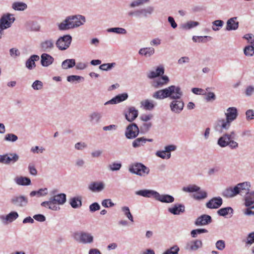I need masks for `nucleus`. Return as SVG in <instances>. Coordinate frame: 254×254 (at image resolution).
Listing matches in <instances>:
<instances>
[{"mask_svg":"<svg viewBox=\"0 0 254 254\" xmlns=\"http://www.w3.org/2000/svg\"><path fill=\"white\" fill-rule=\"evenodd\" d=\"M83 77L79 75H69L67 77V80L70 82H74L75 81L79 82L81 79H83Z\"/></svg>","mask_w":254,"mask_h":254,"instance_id":"obj_59","label":"nucleus"},{"mask_svg":"<svg viewBox=\"0 0 254 254\" xmlns=\"http://www.w3.org/2000/svg\"><path fill=\"white\" fill-rule=\"evenodd\" d=\"M177 149V146L171 144L165 146L164 150L157 151L156 152V155L162 159H169L171 157V151H175Z\"/></svg>","mask_w":254,"mask_h":254,"instance_id":"obj_10","label":"nucleus"},{"mask_svg":"<svg viewBox=\"0 0 254 254\" xmlns=\"http://www.w3.org/2000/svg\"><path fill=\"white\" fill-rule=\"evenodd\" d=\"M202 246L201 240L196 239L191 241L186 244L185 249L190 252L196 251Z\"/></svg>","mask_w":254,"mask_h":254,"instance_id":"obj_17","label":"nucleus"},{"mask_svg":"<svg viewBox=\"0 0 254 254\" xmlns=\"http://www.w3.org/2000/svg\"><path fill=\"white\" fill-rule=\"evenodd\" d=\"M207 38L211 39V37L207 36H193L192 37V39L194 42L205 43L207 41Z\"/></svg>","mask_w":254,"mask_h":254,"instance_id":"obj_56","label":"nucleus"},{"mask_svg":"<svg viewBox=\"0 0 254 254\" xmlns=\"http://www.w3.org/2000/svg\"><path fill=\"white\" fill-rule=\"evenodd\" d=\"M250 187L251 184L248 182L239 183L235 186V188H237L238 189V194H241V195H243L244 193L247 194V192H249Z\"/></svg>","mask_w":254,"mask_h":254,"instance_id":"obj_26","label":"nucleus"},{"mask_svg":"<svg viewBox=\"0 0 254 254\" xmlns=\"http://www.w3.org/2000/svg\"><path fill=\"white\" fill-rule=\"evenodd\" d=\"M237 17H233L227 21L225 29L226 31H235L238 29L239 23L237 21Z\"/></svg>","mask_w":254,"mask_h":254,"instance_id":"obj_21","label":"nucleus"},{"mask_svg":"<svg viewBox=\"0 0 254 254\" xmlns=\"http://www.w3.org/2000/svg\"><path fill=\"white\" fill-rule=\"evenodd\" d=\"M69 203L73 208H79L82 205L81 199L78 197H74L70 199Z\"/></svg>","mask_w":254,"mask_h":254,"instance_id":"obj_42","label":"nucleus"},{"mask_svg":"<svg viewBox=\"0 0 254 254\" xmlns=\"http://www.w3.org/2000/svg\"><path fill=\"white\" fill-rule=\"evenodd\" d=\"M244 52L246 56H252L254 55V47L252 45L246 46L244 49Z\"/></svg>","mask_w":254,"mask_h":254,"instance_id":"obj_58","label":"nucleus"},{"mask_svg":"<svg viewBox=\"0 0 254 254\" xmlns=\"http://www.w3.org/2000/svg\"><path fill=\"white\" fill-rule=\"evenodd\" d=\"M138 111L134 107L131 106L128 108L127 112L125 113L126 120L129 122H133L138 116Z\"/></svg>","mask_w":254,"mask_h":254,"instance_id":"obj_19","label":"nucleus"},{"mask_svg":"<svg viewBox=\"0 0 254 254\" xmlns=\"http://www.w3.org/2000/svg\"><path fill=\"white\" fill-rule=\"evenodd\" d=\"M41 63L43 66H48L54 62V58L50 55L43 53L41 56Z\"/></svg>","mask_w":254,"mask_h":254,"instance_id":"obj_32","label":"nucleus"},{"mask_svg":"<svg viewBox=\"0 0 254 254\" xmlns=\"http://www.w3.org/2000/svg\"><path fill=\"white\" fill-rule=\"evenodd\" d=\"M224 22L222 20H216L212 22V29L214 31H219L223 26Z\"/></svg>","mask_w":254,"mask_h":254,"instance_id":"obj_46","label":"nucleus"},{"mask_svg":"<svg viewBox=\"0 0 254 254\" xmlns=\"http://www.w3.org/2000/svg\"><path fill=\"white\" fill-rule=\"evenodd\" d=\"M18 214L16 211H12L7 214L8 223H11L18 217Z\"/></svg>","mask_w":254,"mask_h":254,"instance_id":"obj_55","label":"nucleus"},{"mask_svg":"<svg viewBox=\"0 0 254 254\" xmlns=\"http://www.w3.org/2000/svg\"><path fill=\"white\" fill-rule=\"evenodd\" d=\"M19 158L18 155L15 153L0 155V163L6 165L14 164L19 160Z\"/></svg>","mask_w":254,"mask_h":254,"instance_id":"obj_8","label":"nucleus"},{"mask_svg":"<svg viewBox=\"0 0 254 254\" xmlns=\"http://www.w3.org/2000/svg\"><path fill=\"white\" fill-rule=\"evenodd\" d=\"M73 237L78 243L83 245L92 244L94 240V236L91 233L85 231L75 233Z\"/></svg>","mask_w":254,"mask_h":254,"instance_id":"obj_4","label":"nucleus"},{"mask_svg":"<svg viewBox=\"0 0 254 254\" xmlns=\"http://www.w3.org/2000/svg\"><path fill=\"white\" fill-rule=\"evenodd\" d=\"M18 139V137L16 135L13 133H7L4 136V140L6 141L14 142Z\"/></svg>","mask_w":254,"mask_h":254,"instance_id":"obj_51","label":"nucleus"},{"mask_svg":"<svg viewBox=\"0 0 254 254\" xmlns=\"http://www.w3.org/2000/svg\"><path fill=\"white\" fill-rule=\"evenodd\" d=\"M238 189L237 188L229 187L225 189L222 192V195L226 198H231L238 194Z\"/></svg>","mask_w":254,"mask_h":254,"instance_id":"obj_30","label":"nucleus"},{"mask_svg":"<svg viewBox=\"0 0 254 254\" xmlns=\"http://www.w3.org/2000/svg\"><path fill=\"white\" fill-rule=\"evenodd\" d=\"M128 94L127 93H123L118 95L115 97L105 103L104 105L116 104L121 102L124 101L127 99Z\"/></svg>","mask_w":254,"mask_h":254,"instance_id":"obj_25","label":"nucleus"},{"mask_svg":"<svg viewBox=\"0 0 254 254\" xmlns=\"http://www.w3.org/2000/svg\"><path fill=\"white\" fill-rule=\"evenodd\" d=\"M246 117L247 121L254 119V110L249 109L246 112Z\"/></svg>","mask_w":254,"mask_h":254,"instance_id":"obj_64","label":"nucleus"},{"mask_svg":"<svg viewBox=\"0 0 254 254\" xmlns=\"http://www.w3.org/2000/svg\"><path fill=\"white\" fill-rule=\"evenodd\" d=\"M107 31L109 33L113 32L118 34H126L127 33V30L125 28L121 27L110 28L108 29Z\"/></svg>","mask_w":254,"mask_h":254,"instance_id":"obj_49","label":"nucleus"},{"mask_svg":"<svg viewBox=\"0 0 254 254\" xmlns=\"http://www.w3.org/2000/svg\"><path fill=\"white\" fill-rule=\"evenodd\" d=\"M208 232L207 230L203 228L201 229H197L192 230L190 232L191 236L192 238H196L198 234H200L202 233H206Z\"/></svg>","mask_w":254,"mask_h":254,"instance_id":"obj_57","label":"nucleus"},{"mask_svg":"<svg viewBox=\"0 0 254 254\" xmlns=\"http://www.w3.org/2000/svg\"><path fill=\"white\" fill-rule=\"evenodd\" d=\"M39 56L37 55L31 56L25 63L26 67L30 70L36 67L35 62L39 61Z\"/></svg>","mask_w":254,"mask_h":254,"instance_id":"obj_28","label":"nucleus"},{"mask_svg":"<svg viewBox=\"0 0 254 254\" xmlns=\"http://www.w3.org/2000/svg\"><path fill=\"white\" fill-rule=\"evenodd\" d=\"M71 41L72 37L70 35H65L57 40L56 45L59 50L63 51L69 47Z\"/></svg>","mask_w":254,"mask_h":254,"instance_id":"obj_7","label":"nucleus"},{"mask_svg":"<svg viewBox=\"0 0 254 254\" xmlns=\"http://www.w3.org/2000/svg\"><path fill=\"white\" fill-rule=\"evenodd\" d=\"M233 213V209L231 207L222 208L217 211V214L222 216H226L228 214H232Z\"/></svg>","mask_w":254,"mask_h":254,"instance_id":"obj_45","label":"nucleus"},{"mask_svg":"<svg viewBox=\"0 0 254 254\" xmlns=\"http://www.w3.org/2000/svg\"><path fill=\"white\" fill-rule=\"evenodd\" d=\"M115 65V63L103 64L99 66V69L104 71H108L114 67Z\"/></svg>","mask_w":254,"mask_h":254,"instance_id":"obj_54","label":"nucleus"},{"mask_svg":"<svg viewBox=\"0 0 254 254\" xmlns=\"http://www.w3.org/2000/svg\"><path fill=\"white\" fill-rule=\"evenodd\" d=\"M199 24V23L198 22L194 21H189L186 23L182 24L181 27L184 30H190L198 26Z\"/></svg>","mask_w":254,"mask_h":254,"instance_id":"obj_41","label":"nucleus"},{"mask_svg":"<svg viewBox=\"0 0 254 254\" xmlns=\"http://www.w3.org/2000/svg\"><path fill=\"white\" fill-rule=\"evenodd\" d=\"M244 204L245 206L249 207L254 204V191L247 192L244 198Z\"/></svg>","mask_w":254,"mask_h":254,"instance_id":"obj_35","label":"nucleus"},{"mask_svg":"<svg viewBox=\"0 0 254 254\" xmlns=\"http://www.w3.org/2000/svg\"><path fill=\"white\" fill-rule=\"evenodd\" d=\"M32 87L34 89L36 90H40L43 87V83L42 81L40 80H36L35 81L32 85Z\"/></svg>","mask_w":254,"mask_h":254,"instance_id":"obj_62","label":"nucleus"},{"mask_svg":"<svg viewBox=\"0 0 254 254\" xmlns=\"http://www.w3.org/2000/svg\"><path fill=\"white\" fill-rule=\"evenodd\" d=\"M48 193V190L47 188L40 189L38 190L37 191H32L30 193V196L31 197H33L34 196H37L38 197H41L43 196H45Z\"/></svg>","mask_w":254,"mask_h":254,"instance_id":"obj_43","label":"nucleus"},{"mask_svg":"<svg viewBox=\"0 0 254 254\" xmlns=\"http://www.w3.org/2000/svg\"><path fill=\"white\" fill-rule=\"evenodd\" d=\"M41 205L44 207L48 208L54 211H58L60 210V207L56 205L51 197L48 201H43L41 203Z\"/></svg>","mask_w":254,"mask_h":254,"instance_id":"obj_31","label":"nucleus"},{"mask_svg":"<svg viewBox=\"0 0 254 254\" xmlns=\"http://www.w3.org/2000/svg\"><path fill=\"white\" fill-rule=\"evenodd\" d=\"M182 190L187 192H194L192 195V197L197 200H200L206 198L207 196V193L206 191L201 190L200 187L195 185H189L187 187L183 188Z\"/></svg>","mask_w":254,"mask_h":254,"instance_id":"obj_3","label":"nucleus"},{"mask_svg":"<svg viewBox=\"0 0 254 254\" xmlns=\"http://www.w3.org/2000/svg\"><path fill=\"white\" fill-rule=\"evenodd\" d=\"M154 7L152 6H148L146 8H142L135 10L136 17L143 16L145 17H147V14H151L154 11Z\"/></svg>","mask_w":254,"mask_h":254,"instance_id":"obj_33","label":"nucleus"},{"mask_svg":"<svg viewBox=\"0 0 254 254\" xmlns=\"http://www.w3.org/2000/svg\"><path fill=\"white\" fill-rule=\"evenodd\" d=\"M155 53V50L152 47H145L140 49L138 54L145 58H149Z\"/></svg>","mask_w":254,"mask_h":254,"instance_id":"obj_34","label":"nucleus"},{"mask_svg":"<svg viewBox=\"0 0 254 254\" xmlns=\"http://www.w3.org/2000/svg\"><path fill=\"white\" fill-rule=\"evenodd\" d=\"M139 132V128L137 125L132 123L127 127L125 134L127 139H131L135 138L138 136Z\"/></svg>","mask_w":254,"mask_h":254,"instance_id":"obj_9","label":"nucleus"},{"mask_svg":"<svg viewBox=\"0 0 254 254\" xmlns=\"http://www.w3.org/2000/svg\"><path fill=\"white\" fill-rule=\"evenodd\" d=\"M85 17L81 15H71L66 17L58 24L60 30H67L74 29L83 25L85 22Z\"/></svg>","mask_w":254,"mask_h":254,"instance_id":"obj_2","label":"nucleus"},{"mask_svg":"<svg viewBox=\"0 0 254 254\" xmlns=\"http://www.w3.org/2000/svg\"><path fill=\"white\" fill-rule=\"evenodd\" d=\"M155 200L162 203H170L174 201L175 198L172 195L170 194H161L158 192H157Z\"/></svg>","mask_w":254,"mask_h":254,"instance_id":"obj_22","label":"nucleus"},{"mask_svg":"<svg viewBox=\"0 0 254 254\" xmlns=\"http://www.w3.org/2000/svg\"><path fill=\"white\" fill-rule=\"evenodd\" d=\"M122 166L121 163L113 162L108 165V169L111 171H117L120 170Z\"/></svg>","mask_w":254,"mask_h":254,"instance_id":"obj_53","label":"nucleus"},{"mask_svg":"<svg viewBox=\"0 0 254 254\" xmlns=\"http://www.w3.org/2000/svg\"><path fill=\"white\" fill-rule=\"evenodd\" d=\"M141 107H143L144 109L146 110H152L155 107L153 104V101L149 99H146L140 102Z\"/></svg>","mask_w":254,"mask_h":254,"instance_id":"obj_40","label":"nucleus"},{"mask_svg":"<svg viewBox=\"0 0 254 254\" xmlns=\"http://www.w3.org/2000/svg\"><path fill=\"white\" fill-rule=\"evenodd\" d=\"M183 93L179 86L171 85L163 89L155 91L152 97L157 100L169 98L172 101L170 104L171 111L175 113H180L184 109V103L181 97Z\"/></svg>","mask_w":254,"mask_h":254,"instance_id":"obj_1","label":"nucleus"},{"mask_svg":"<svg viewBox=\"0 0 254 254\" xmlns=\"http://www.w3.org/2000/svg\"><path fill=\"white\" fill-rule=\"evenodd\" d=\"M105 188L104 183L101 181L92 182L88 186L89 190L94 192H101L105 189Z\"/></svg>","mask_w":254,"mask_h":254,"instance_id":"obj_18","label":"nucleus"},{"mask_svg":"<svg viewBox=\"0 0 254 254\" xmlns=\"http://www.w3.org/2000/svg\"><path fill=\"white\" fill-rule=\"evenodd\" d=\"M230 139L228 137L227 134H223L222 136H220L217 140V144L221 147L224 148L227 146L229 145V141Z\"/></svg>","mask_w":254,"mask_h":254,"instance_id":"obj_38","label":"nucleus"},{"mask_svg":"<svg viewBox=\"0 0 254 254\" xmlns=\"http://www.w3.org/2000/svg\"><path fill=\"white\" fill-rule=\"evenodd\" d=\"M246 246H250L254 243V232L248 234L246 240H244Z\"/></svg>","mask_w":254,"mask_h":254,"instance_id":"obj_52","label":"nucleus"},{"mask_svg":"<svg viewBox=\"0 0 254 254\" xmlns=\"http://www.w3.org/2000/svg\"><path fill=\"white\" fill-rule=\"evenodd\" d=\"M149 0H135L130 3V6L131 7H135L142 5L145 3H147L149 2Z\"/></svg>","mask_w":254,"mask_h":254,"instance_id":"obj_60","label":"nucleus"},{"mask_svg":"<svg viewBox=\"0 0 254 254\" xmlns=\"http://www.w3.org/2000/svg\"><path fill=\"white\" fill-rule=\"evenodd\" d=\"M52 193L53 196L51 197L56 204H58L62 205L65 203L66 200V196L65 193H61L58 194H55L54 191H53Z\"/></svg>","mask_w":254,"mask_h":254,"instance_id":"obj_24","label":"nucleus"},{"mask_svg":"<svg viewBox=\"0 0 254 254\" xmlns=\"http://www.w3.org/2000/svg\"><path fill=\"white\" fill-rule=\"evenodd\" d=\"M222 203L223 200L221 197H214L206 203V206L209 209H217L220 207Z\"/></svg>","mask_w":254,"mask_h":254,"instance_id":"obj_13","label":"nucleus"},{"mask_svg":"<svg viewBox=\"0 0 254 254\" xmlns=\"http://www.w3.org/2000/svg\"><path fill=\"white\" fill-rule=\"evenodd\" d=\"M152 139H146L144 137H139L133 141L132 145L134 148H137L144 145L147 141L152 142Z\"/></svg>","mask_w":254,"mask_h":254,"instance_id":"obj_36","label":"nucleus"},{"mask_svg":"<svg viewBox=\"0 0 254 254\" xmlns=\"http://www.w3.org/2000/svg\"><path fill=\"white\" fill-rule=\"evenodd\" d=\"M12 7L15 10L22 11L27 8V4L23 2H15Z\"/></svg>","mask_w":254,"mask_h":254,"instance_id":"obj_47","label":"nucleus"},{"mask_svg":"<svg viewBox=\"0 0 254 254\" xmlns=\"http://www.w3.org/2000/svg\"><path fill=\"white\" fill-rule=\"evenodd\" d=\"M169 81V77L166 75H163L154 81L153 86L155 88H159L166 85Z\"/></svg>","mask_w":254,"mask_h":254,"instance_id":"obj_29","label":"nucleus"},{"mask_svg":"<svg viewBox=\"0 0 254 254\" xmlns=\"http://www.w3.org/2000/svg\"><path fill=\"white\" fill-rule=\"evenodd\" d=\"M121 211L123 212L124 215L131 222H133V217L131 214L129 208L128 206H124L121 207Z\"/></svg>","mask_w":254,"mask_h":254,"instance_id":"obj_44","label":"nucleus"},{"mask_svg":"<svg viewBox=\"0 0 254 254\" xmlns=\"http://www.w3.org/2000/svg\"><path fill=\"white\" fill-rule=\"evenodd\" d=\"M15 18L10 14L3 15L0 19V26L4 30L9 28L14 22Z\"/></svg>","mask_w":254,"mask_h":254,"instance_id":"obj_11","label":"nucleus"},{"mask_svg":"<svg viewBox=\"0 0 254 254\" xmlns=\"http://www.w3.org/2000/svg\"><path fill=\"white\" fill-rule=\"evenodd\" d=\"M100 209V205L97 202H94L89 205V210L91 212H94Z\"/></svg>","mask_w":254,"mask_h":254,"instance_id":"obj_63","label":"nucleus"},{"mask_svg":"<svg viewBox=\"0 0 254 254\" xmlns=\"http://www.w3.org/2000/svg\"><path fill=\"white\" fill-rule=\"evenodd\" d=\"M231 123L226 119H219L214 123L213 128L216 132L222 133L230 128Z\"/></svg>","mask_w":254,"mask_h":254,"instance_id":"obj_6","label":"nucleus"},{"mask_svg":"<svg viewBox=\"0 0 254 254\" xmlns=\"http://www.w3.org/2000/svg\"><path fill=\"white\" fill-rule=\"evenodd\" d=\"M129 171L141 177H145L149 173V169L140 163H136L129 167Z\"/></svg>","mask_w":254,"mask_h":254,"instance_id":"obj_5","label":"nucleus"},{"mask_svg":"<svg viewBox=\"0 0 254 254\" xmlns=\"http://www.w3.org/2000/svg\"><path fill=\"white\" fill-rule=\"evenodd\" d=\"M11 203L17 207H24L28 203V199L23 195L14 196L10 200Z\"/></svg>","mask_w":254,"mask_h":254,"instance_id":"obj_12","label":"nucleus"},{"mask_svg":"<svg viewBox=\"0 0 254 254\" xmlns=\"http://www.w3.org/2000/svg\"><path fill=\"white\" fill-rule=\"evenodd\" d=\"M14 181L16 184L20 186H29L31 184V180L26 177H17L15 178Z\"/></svg>","mask_w":254,"mask_h":254,"instance_id":"obj_37","label":"nucleus"},{"mask_svg":"<svg viewBox=\"0 0 254 254\" xmlns=\"http://www.w3.org/2000/svg\"><path fill=\"white\" fill-rule=\"evenodd\" d=\"M212 222V218L210 215L203 214L197 217L194 221L196 226H204Z\"/></svg>","mask_w":254,"mask_h":254,"instance_id":"obj_15","label":"nucleus"},{"mask_svg":"<svg viewBox=\"0 0 254 254\" xmlns=\"http://www.w3.org/2000/svg\"><path fill=\"white\" fill-rule=\"evenodd\" d=\"M168 211L173 215H180L185 211V206L181 203H176L172 207L168 208Z\"/></svg>","mask_w":254,"mask_h":254,"instance_id":"obj_20","label":"nucleus"},{"mask_svg":"<svg viewBox=\"0 0 254 254\" xmlns=\"http://www.w3.org/2000/svg\"><path fill=\"white\" fill-rule=\"evenodd\" d=\"M102 205L106 208L111 207L115 206V203H113L111 199H105L102 200L101 202Z\"/></svg>","mask_w":254,"mask_h":254,"instance_id":"obj_61","label":"nucleus"},{"mask_svg":"<svg viewBox=\"0 0 254 254\" xmlns=\"http://www.w3.org/2000/svg\"><path fill=\"white\" fill-rule=\"evenodd\" d=\"M40 48L43 51L49 52L54 48V41L52 39L44 40L40 44Z\"/></svg>","mask_w":254,"mask_h":254,"instance_id":"obj_23","label":"nucleus"},{"mask_svg":"<svg viewBox=\"0 0 254 254\" xmlns=\"http://www.w3.org/2000/svg\"><path fill=\"white\" fill-rule=\"evenodd\" d=\"M75 65V60L73 59H66L64 61L62 64V67L64 69H67L73 67Z\"/></svg>","mask_w":254,"mask_h":254,"instance_id":"obj_39","label":"nucleus"},{"mask_svg":"<svg viewBox=\"0 0 254 254\" xmlns=\"http://www.w3.org/2000/svg\"><path fill=\"white\" fill-rule=\"evenodd\" d=\"M225 116L226 119L232 123L237 119L238 116L237 109L234 107L227 108L226 112L225 113Z\"/></svg>","mask_w":254,"mask_h":254,"instance_id":"obj_16","label":"nucleus"},{"mask_svg":"<svg viewBox=\"0 0 254 254\" xmlns=\"http://www.w3.org/2000/svg\"><path fill=\"white\" fill-rule=\"evenodd\" d=\"M102 118V113L97 111L93 112L89 115L90 122L94 125L99 124L101 122Z\"/></svg>","mask_w":254,"mask_h":254,"instance_id":"obj_27","label":"nucleus"},{"mask_svg":"<svg viewBox=\"0 0 254 254\" xmlns=\"http://www.w3.org/2000/svg\"><path fill=\"white\" fill-rule=\"evenodd\" d=\"M179 251V247L178 245H175L167 249L162 254H178Z\"/></svg>","mask_w":254,"mask_h":254,"instance_id":"obj_50","label":"nucleus"},{"mask_svg":"<svg viewBox=\"0 0 254 254\" xmlns=\"http://www.w3.org/2000/svg\"><path fill=\"white\" fill-rule=\"evenodd\" d=\"M157 191L153 190H140L135 192L137 195L141 196L147 198H153L155 199L157 195Z\"/></svg>","mask_w":254,"mask_h":254,"instance_id":"obj_14","label":"nucleus"},{"mask_svg":"<svg viewBox=\"0 0 254 254\" xmlns=\"http://www.w3.org/2000/svg\"><path fill=\"white\" fill-rule=\"evenodd\" d=\"M244 94L247 97L252 96L254 94V85L252 84L247 85L244 90Z\"/></svg>","mask_w":254,"mask_h":254,"instance_id":"obj_48","label":"nucleus"}]
</instances>
